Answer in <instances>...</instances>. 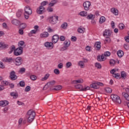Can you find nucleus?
<instances>
[{
  "instance_id": "nucleus-1",
  "label": "nucleus",
  "mask_w": 129,
  "mask_h": 129,
  "mask_svg": "<svg viewBox=\"0 0 129 129\" xmlns=\"http://www.w3.org/2000/svg\"><path fill=\"white\" fill-rule=\"evenodd\" d=\"M35 116L36 113L35 111L32 110H29L26 114V118H27L28 122H32V121L34 120Z\"/></svg>"
},
{
  "instance_id": "nucleus-2",
  "label": "nucleus",
  "mask_w": 129,
  "mask_h": 129,
  "mask_svg": "<svg viewBox=\"0 0 129 129\" xmlns=\"http://www.w3.org/2000/svg\"><path fill=\"white\" fill-rule=\"evenodd\" d=\"M110 56V52L106 51L104 53V54H102L101 56L98 55L97 56L98 61H105L106 60V57H109Z\"/></svg>"
},
{
  "instance_id": "nucleus-3",
  "label": "nucleus",
  "mask_w": 129,
  "mask_h": 129,
  "mask_svg": "<svg viewBox=\"0 0 129 129\" xmlns=\"http://www.w3.org/2000/svg\"><path fill=\"white\" fill-rule=\"evenodd\" d=\"M24 16L25 19L28 20L29 19V17L30 15H32V13L33 12L32 11V9H31V7L27 6L24 8Z\"/></svg>"
},
{
  "instance_id": "nucleus-4",
  "label": "nucleus",
  "mask_w": 129,
  "mask_h": 129,
  "mask_svg": "<svg viewBox=\"0 0 129 129\" xmlns=\"http://www.w3.org/2000/svg\"><path fill=\"white\" fill-rule=\"evenodd\" d=\"M111 98L112 101H113V102H115V103H118L119 104H120V103H121V100L120 99L119 96H118V95L115 94H112L111 95Z\"/></svg>"
},
{
  "instance_id": "nucleus-5",
  "label": "nucleus",
  "mask_w": 129,
  "mask_h": 129,
  "mask_svg": "<svg viewBox=\"0 0 129 129\" xmlns=\"http://www.w3.org/2000/svg\"><path fill=\"white\" fill-rule=\"evenodd\" d=\"M100 86H103V83L99 82H95L90 85L91 88L94 89H98Z\"/></svg>"
},
{
  "instance_id": "nucleus-6",
  "label": "nucleus",
  "mask_w": 129,
  "mask_h": 129,
  "mask_svg": "<svg viewBox=\"0 0 129 129\" xmlns=\"http://www.w3.org/2000/svg\"><path fill=\"white\" fill-rule=\"evenodd\" d=\"M59 17L57 16H51L48 18V21H49V23L52 25H56L57 22H58V19Z\"/></svg>"
},
{
  "instance_id": "nucleus-7",
  "label": "nucleus",
  "mask_w": 129,
  "mask_h": 129,
  "mask_svg": "<svg viewBox=\"0 0 129 129\" xmlns=\"http://www.w3.org/2000/svg\"><path fill=\"white\" fill-rule=\"evenodd\" d=\"M13 62L16 66H20V65H22V64H23V58L21 57H18L14 59V61Z\"/></svg>"
},
{
  "instance_id": "nucleus-8",
  "label": "nucleus",
  "mask_w": 129,
  "mask_h": 129,
  "mask_svg": "<svg viewBox=\"0 0 129 129\" xmlns=\"http://www.w3.org/2000/svg\"><path fill=\"white\" fill-rule=\"evenodd\" d=\"M14 54L15 56H20V55H22V54H23V48L18 47L16 48L14 50Z\"/></svg>"
},
{
  "instance_id": "nucleus-9",
  "label": "nucleus",
  "mask_w": 129,
  "mask_h": 129,
  "mask_svg": "<svg viewBox=\"0 0 129 129\" xmlns=\"http://www.w3.org/2000/svg\"><path fill=\"white\" fill-rule=\"evenodd\" d=\"M90 6H91V3L89 1H86L83 3L84 9L85 11H89Z\"/></svg>"
},
{
  "instance_id": "nucleus-10",
  "label": "nucleus",
  "mask_w": 129,
  "mask_h": 129,
  "mask_svg": "<svg viewBox=\"0 0 129 129\" xmlns=\"http://www.w3.org/2000/svg\"><path fill=\"white\" fill-rule=\"evenodd\" d=\"M36 12L39 15H42V14L45 13V7L40 6L39 8L37 9Z\"/></svg>"
},
{
  "instance_id": "nucleus-11",
  "label": "nucleus",
  "mask_w": 129,
  "mask_h": 129,
  "mask_svg": "<svg viewBox=\"0 0 129 129\" xmlns=\"http://www.w3.org/2000/svg\"><path fill=\"white\" fill-rule=\"evenodd\" d=\"M44 46L47 48V49H53L54 48V44L53 42H46L44 43Z\"/></svg>"
},
{
  "instance_id": "nucleus-12",
  "label": "nucleus",
  "mask_w": 129,
  "mask_h": 129,
  "mask_svg": "<svg viewBox=\"0 0 129 129\" xmlns=\"http://www.w3.org/2000/svg\"><path fill=\"white\" fill-rule=\"evenodd\" d=\"M10 77L11 80H17V79H18V77L16 75V72H15V71L10 72Z\"/></svg>"
},
{
  "instance_id": "nucleus-13",
  "label": "nucleus",
  "mask_w": 129,
  "mask_h": 129,
  "mask_svg": "<svg viewBox=\"0 0 129 129\" xmlns=\"http://www.w3.org/2000/svg\"><path fill=\"white\" fill-rule=\"evenodd\" d=\"M3 62H7L8 63H12V62H14V59L12 57H4L2 59Z\"/></svg>"
},
{
  "instance_id": "nucleus-14",
  "label": "nucleus",
  "mask_w": 129,
  "mask_h": 129,
  "mask_svg": "<svg viewBox=\"0 0 129 129\" xmlns=\"http://www.w3.org/2000/svg\"><path fill=\"white\" fill-rule=\"evenodd\" d=\"M101 42H100V41L96 42L95 44V49L97 51H99V50H100L101 48Z\"/></svg>"
},
{
  "instance_id": "nucleus-15",
  "label": "nucleus",
  "mask_w": 129,
  "mask_h": 129,
  "mask_svg": "<svg viewBox=\"0 0 129 129\" xmlns=\"http://www.w3.org/2000/svg\"><path fill=\"white\" fill-rule=\"evenodd\" d=\"M59 40V35H54L52 36V42L54 44H56L57 42Z\"/></svg>"
},
{
  "instance_id": "nucleus-16",
  "label": "nucleus",
  "mask_w": 129,
  "mask_h": 129,
  "mask_svg": "<svg viewBox=\"0 0 129 129\" xmlns=\"http://www.w3.org/2000/svg\"><path fill=\"white\" fill-rule=\"evenodd\" d=\"M110 12L114 16H118V10L115 8H112L110 9Z\"/></svg>"
},
{
  "instance_id": "nucleus-17",
  "label": "nucleus",
  "mask_w": 129,
  "mask_h": 129,
  "mask_svg": "<svg viewBox=\"0 0 129 129\" xmlns=\"http://www.w3.org/2000/svg\"><path fill=\"white\" fill-rule=\"evenodd\" d=\"M111 35V33H110V30L107 29H105L103 33V36L104 37H106V36L107 37H109Z\"/></svg>"
},
{
  "instance_id": "nucleus-18",
  "label": "nucleus",
  "mask_w": 129,
  "mask_h": 129,
  "mask_svg": "<svg viewBox=\"0 0 129 129\" xmlns=\"http://www.w3.org/2000/svg\"><path fill=\"white\" fill-rule=\"evenodd\" d=\"M63 44L64 46L63 47V49H65V50H66L67 48L70 46V41L66 40Z\"/></svg>"
},
{
  "instance_id": "nucleus-19",
  "label": "nucleus",
  "mask_w": 129,
  "mask_h": 129,
  "mask_svg": "<svg viewBox=\"0 0 129 129\" xmlns=\"http://www.w3.org/2000/svg\"><path fill=\"white\" fill-rule=\"evenodd\" d=\"M7 105H9V101L7 100L1 101H0V106H7Z\"/></svg>"
},
{
  "instance_id": "nucleus-20",
  "label": "nucleus",
  "mask_w": 129,
  "mask_h": 129,
  "mask_svg": "<svg viewBox=\"0 0 129 129\" xmlns=\"http://www.w3.org/2000/svg\"><path fill=\"white\" fill-rule=\"evenodd\" d=\"M40 38H48L49 37V33L47 32H44L40 34Z\"/></svg>"
},
{
  "instance_id": "nucleus-21",
  "label": "nucleus",
  "mask_w": 129,
  "mask_h": 129,
  "mask_svg": "<svg viewBox=\"0 0 129 129\" xmlns=\"http://www.w3.org/2000/svg\"><path fill=\"white\" fill-rule=\"evenodd\" d=\"M18 46L19 48H22L24 49L26 47V44H25V42L24 41H20L18 43Z\"/></svg>"
},
{
  "instance_id": "nucleus-22",
  "label": "nucleus",
  "mask_w": 129,
  "mask_h": 129,
  "mask_svg": "<svg viewBox=\"0 0 129 129\" xmlns=\"http://www.w3.org/2000/svg\"><path fill=\"white\" fill-rule=\"evenodd\" d=\"M117 54L118 56L119 57V58H121L122 57V56H123L124 53L122 50H120L117 51Z\"/></svg>"
},
{
  "instance_id": "nucleus-23",
  "label": "nucleus",
  "mask_w": 129,
  "mask_h": 129,
  "mask_svg": "<svg viewBox=\"0 0 129 129\" xmlns=\"http://www.w3.org/2000/svg\"><path fill=\"white\" fill-rule=\"evenodd\" d=\"M49 77H50V74H46L44 75V77L41 79V81H45L47 80Z\"/></svg>"
},
{
  "instance_id": "nucleus-24",
  "label": "nucleus",
  "mask_w": 129,
  "mask_h": 129,
  "mask_svg": "<svg viewBox=\"0 0 129 129\" xmlns=\"http://www.w3.org/2000/svg\"><path fill=\"white\" fill-rule=\"evenodd\" d=\"M88 20H94L95 19V15L93 14H90L87 16Z\"/></svg>"
},
{
  "instance_id": "nucleus-25",
  "label": "nucleus",
  "mask_w": 129,
  "mask_h": 129,
  "mask_svg": "<svg viewBox=\"0 0 129 129\" xmlns=\"http://www.w3.org/2000/svg\"><path fill=\"white\" fill-rule=\"evenodd\" d=\"M111 42V39L109 37H106L104 41V44H109Z\"/></svg>"
},
{
  "instance_id": "nucleus-26",
  "label": "nucleus",
  "mask_w": 129,
  "mask_h": 129,
  "mask_svg": "<svg viewBox=\"0 0 129 129\" xmlns=\"http://www.w3.org/2000/svg\"><path fill=\"white\" fill-rule=\"evenodd\" d=\"M12 23L13 25H15L16 26H18V25L20 24V21L17 19L12 20Z\"/></svg>"
},
{
  "instance_id": "nucleus-27",
  "label": "nucleus",
  "mask_w": 129,
  "mask_h": 129,
  "mask_svg": "<svg viewBox=\"0 0 129 129\" xmlns=\"http://www.w3.org/2000/svg\"><path fill=\"white\" fill-rule=\"evenodd\" d=\"M83 82H84V81H83V79H79V80L73 81V83H75V84H77L78 83H83Z\"/></svg>"
},
{
  "instance_id": "nucleus-28",
  "label": "nucleus",
  "mask_w": 129,
  "mask_h": 129,
  "mask_svg": "<svg viewBox=\"0 0 129 129\" xmlns=\"http://www.w3.org/2000/svg\"><path fill=\"white\" fill-rule=\"evenodd\" d=\"M83 87V86H82L81 84H77L75 86V88L77 89H79L80 91H82Z\"/></svg>"
},
{
  "instance_id": "nucleus-29",
  "label": "nucleus",
  "mask_w": 129,
  "mask_h": 129,
  "mask_svg": "<svg viewBox=\"0 0 129 129\" xmlns=\"http://www.w3.org/2000/svg\"><path fill=\"white\" fill-rule=\"evenodd\" d=\"M10 95L13 97V98H18V96H19V95L18 94V93L16 92H12L10 94Z\"/></svg>"
},
{
  "instance_id": "nucleus-30",
  "label": "nucleus",
  "mask_w": 129,
  "mask_h": 129,
  "mask_svg": "<svg viewBox=\"0 0 129 129\" xmlns=\"http://www.w3.org/2000/svg\"><path fill=\"white\" fill-rule=\"evenodd\" d=\"M80 16L81 17H87V12L82 11L79 13Z\"/></svg>"
},
{
  "instance_id": "nucleus-31",
  "label": "nucleus",
  "mask_w": 129,
  "mask_h": 129,
  "mask_svg": "<svg viewBox=\"0 0 129 129\" xmlns=\"http://www.w3.org/2000/svg\"><path fill=\"white\" fill-rule=\"evenodd\" d=\"M78 65L80 66L81 68H84V62H83L82 60L79 61Z\"/></svg>"
},
{
  "instance_id": "nucleus-32",
  "label": "nucleus",
  "mask_w": 129,
  "mask_h": 129,
  "mask_svg": "<svg viewBox=\"0 0 129 129\" xmlns=\"http://www.w3.org/2000/svg\"><path fill=\"white\" fill-rule=\"evenodd\" d=\"M55 4H57V1L53 0L49 4V6L50 7H53Z\"/></svg>"
},
{
  "instance_id": "nucleus-33",
  "label": "nucleus",
  "mask_w": 129,
  "mask_h": 129,
  "mask_svg": "<svg viewBox=\"0 0 129 129\" xmlns=\"http://www.w3.org/2000/svg\"><path fill=\"white\" fill-rule=\"evenodd\" d=\"M104 22H105V17L104 16L101 17L99 20V23L103 24Z\"/></svg>"
},
{
  "instance_id": "nucleus-34",
  "label": "nucleus",
  "mask_w": 129,
  "mask_h": 129,
  "mask_svg": "<svg viewBox=\"0 0 129 129\" xmlns=\"http://www.w3.org/2000/svg\"><path fill=\"white\" fill-rule=\"evenodd\" d=\"M105 91L107 93H111V92H112V90L109 87L105 88Z\"/></svg>"
},
{
  "instance_id": "nucleus-35",
  "label": "nucleus",
  "mask_w": 129,
  "mask_h": 129,
  "mask_svg": "<svg viewBox=\"0 0 129 129\" xmlns=\"http://www.w3.org/2000/svg\"><path fill=\"white\" fill-rule=\"evenodd\" d=\"M118 28L119 30H123V29H124V24H123V23H119Z\"/></svg>"
},
{
  "instance_id": "nucleus-36",
  "label": "nucleus",
  "mask_w": 129,
  "mask_h": 129,
  "mask_svg": "<svg viewBox=\"0 0 129 129\" xmlns=\"http://www.w3.org/2000/svg\"><path fill=\"white\" fill-rule=\"evenodd\" d=\"M61 89H62V86L58 85L53 88L52 90H60Z\"/></svg>"
},
{
  "instance_id": "nucleus-37",
  "label": "nucleus",
  "mask_w": 129,
  "mask_h": 129,
  "mask_svg": "<svg viewBox=\"0 0 129 129\" xmlns=\"http://www.w3.org/2000/svg\"><path fill=\"white\" fill-rule=\"evenodd\" d=\"M90 90V87L89 86H87L85 87H82V91H87V90Z\"/></svg>"
},
{
  "instance_id": "nucleus-38",
  "label": "nucleus",
  "mask_w": 129,
  "mask_h": 129,
  "mask_svg": "<svg viewBox=\"0 0 129 129\" xmlns=\"http://www.w3.org/2000/svg\"><path fill=\"white\" fill-rule=\"evenodd\" d=\"M121 77L122 78H124V77H126V73L124 71H122L120 73Z\"/></svg>"
},
{
  "instance_id": "nucleus-39",
  "label": "nucleus",
  "mask_w": 129,
  "mask_h": 129,
  "mask_svg": "<svg viewBox=\"0 0 129 129\" xmlns=\"http://www.w3.org/2000/svg\"><path fill=\"white\" fill-rule=\"evenodd\" d=\"M68 26V24H67V23L64 22V23H63L61 25V27L62 29H67Z\"/></svg>"
},
{
  "instance_id": "nucleus-40",
  "label": "nucleus",
  "mask_w": 129,
  "mask_h": 129,
  "mask_svg": "<svg viewBox=\"0 0 129 129\" xmlns=\"http://www.w3.org/2000/svg\"><path fill=\"white\" fill-rule=\"evenodd\" d=\"M26 83H25V81H21L19 82V85L21 86V87H25Z\"/></svg>"
},
{
  "instance_id": "nucleus-41",
  "label": "nucleus",
  "mask_w": 129,
  "mask_h": 129,
  "mask_svg": "<svg viewBox=\"0 0 129 129\" xmlns=\"http://www.w3.org/2000/svg\"><path fill=\"white\" fill-rule=\"evenodd\" d=\"M95 66L98 69H101V64L98 62H96L95 63Z\"/></svg>"
},
{
  "instance_id": "nucleus-42",
  "label": "nucleus",
  "mask_w": 129,
  "mask_h": 129,
  "mask_svg": "<svg viewBox=\"0 0 129 129\" xmlns=\"http://www.w3.org/2000/svg\"><path fill=\"white\" fill-rule=\"evenodd\" d=\"M71 66H72V63H71V62H68L66 63V68H70V67H71Z\"/></svg>"
},
{
  "instance_id": "nucleus-43",
  "label": "nucleus",
  "mask_w": 129,
  "mask_h": 129,
  "mask_svg": "<svg viewBox=\"0 0 129 129\" xmlns=\"http://www.w3.org/2000/svg\"><path fill=\"white\" fill-rule=\"evenodd\" d=\"M30 79L31 80H32L33 81H35V80H36V79H37V77L35 75L30 76Z\"/></svg>"
},
{
  "instance_id": "nucleus-44",
  "label": "nucleus",
  "mask_w": 129,
  "mask_h": 129,
  "mask_svg": "<svg viewBox=\"0 0 129 129\" xmlns=\"http://www.w3.org/2000/svg\"><path fill=\"white\" fill-rule=\"evenodd\" d=\"M53 72L56 75H59V74H60V71H59L58 69H54Z\"/></svg>"
},
{
  "instance_id": "nucleus-45",
  "label": "nucleus",
  "mask_w": 129,
  "mask_h": 129,
  "mask_svg": "<svg viewBox=\"0 0 129 129\" xmlns=\"http://www.w3.org/2000/svg\"><path fill=\"white\" fill-rule=\"evenodd\" d=\"M120 76V74L119 73H116L113 74V77H115V78H116L117 79L119 78Z\"/></svg>"
},
{
  "instance_id": "nucleus-46",
  "label": "nucleus",
  "mask_w": 129,
  "mask_h": 129,
  "mask_svg": "<svg viewBox=\"0 0 129 129\" xmlns=\"http://www.w3.org/2000/svg\"><path fill=\"white\" fill-rule=\"evenodd\" d=\"M84 30H85V29L84 28H78V33H84Z\"/></svg>"
},
{
  "instance_id": "nucleus-47",
  "label": "nucleus",
  "mask_w": 129,
  "mask_h": 129,
  "mask_svg": "<svg viewBox=\"0 0 129 129\" xmlns=\"http://www.w3.org/2000/svg\"><path fill=\"white\" fill-rule=\"evenodd\" d=\"M30 90H31V87H30V86H27V87H26L25 89V92H29Z\"/></svg>"
},
{
  "instance_id": "nucleus-48",
  "label": "nucleus",
  "mask_w": 129,
  "mask_h": 129,
  "mask_svg": "<svg viewBox=\"0 0 129 129\" xmlns=\"http://www.w3.org/2000/svg\"><path fill=\"white\" fill-rule=\"evenodd\" d=\"M19 72H20L22 74L25 73L26 72V69H25L24 68H21L19 71Z\"/></svg>"
},
{
  "instance_id": "nucleus-49",
  "label": "nucleus",
  "mask_w": 129,
  "mask_h": 129,
  "mask_svg": "<svg viewBox=\"0 0 129 129\" xmlns=\"http://www.w3.org/2000/svg\"><path fill=\"white\" fill-rule=\"evenodd\" d=\"M53 8H52L51 7H48L47 8V11L48 12V13H52V12H53Z\"/></svg>"
},
{
  "instance_id": "nucleus-50",
  "label": "nucleus",
  "mask_w": 129,
  "mask_h": 129,
  "mask_svg": "<svg viewBox=\"0 0 129 129\" xmlns=\"http://www.w3.org/2000/svg\"><path fill=\"white\" fill-rule=\"evenodd\" d=\"M110 64L112 66H113L115 64V60L113 59H110Z\"/></svg>"
},
{
  "instance_id": "nucleus-51",
  "label": "nucleus",
  "mask_w": 129,
  "mask_h": 129,
  "mask_svg": "<svg viewBox=\"0 0 129 129\" xmlns=\"http://www.w3.org/2000/svg\"><path fill=\"white\" fill-rule=\"evenodd\" d=\"M41 5L42 7L43 6H47V5H48V1H43L41 3Z\"/></svg>"
},
{
  "instance_id": "nucleus-52",
  "label": "nucleus",
  "mask_w": 129,
  "mask_h": 129,
  "mask_svg": "<svg viewBox=\"0 0 129 129\" xmlns=\"http://www.w3.org/2000/svg\"><path fill=\"white\" fill-rule=\"evenodd\" d=\"M65 36H60L59 37V40L60 41H61V42H63V41H65Z\"/></svg>"
},
{
  "instance_id": "nucleus-53",
  "label": "nucleus",
  "mask_w": 129,
  "mask_h": 129,
  "mask_svg": "<svg viewBox=\"0 0 129 129\" xmlns=\"http://www.w3.org/2000/svg\"><path fill=\"white\" fill-rule=\"evenodd\" d=\"M2 84H3V85H5V86H7V85H9V83L7 81H3L2 82Z\"/></svg>"
},
{
  "instance_id": "nucleus-54",
  "label": "nucleus",
  "mask_w": 129,
  "mask_h": 129,
  "mask_svg": "<svg viewBox=\"0 0 129 129\" xmlns=\"http://www.w3.org/2000/svg\"><path fill=\"white\" fill-rule=\"evenodd\" d=\"M19 33L20 35H24V30L23 29V28H21L19 29Z\"/></svg>"
},
{
  "instance_id": "nucleus-55",
  "label": "nucleus",
  "mask_w": 129,
  "mask_h": 129,
  "mask_svg": "<svg viewBox=\"0 0 129 129\" xmlns=\"http://www.w3.org/2000/svg\"><path fill=\"white\" fill-rule=\"evenodd\" d=\"M21 27L22 29H26V28H27V24H26L25 23H22L21 25Z\"/></svg>"
},
{
  "instance_id": "nucleus-56",
  "label": "nucleus",
  "mask_w": 129,
  "mask_h": 129,
  "mask_svg": "<svg viewBox=\"0 0 129 129\" xmlns=\"http://www.w3.org/2000/svg\"><path fill=\"white\" fill-rule=\"evenodd\" d=\"M71 40L73 42H76V41L77 40V38H76V36H72L71 38Z\"/></svg>"
},
{
  "instance_id": "nucleus-57",
  "label": "nucleus",
  "mask_w": 129,
  "mask_h": 129,
  "mask_svg": "<svg viewBox=\"0 0 129 129\" xmlns=\"http://www.w3.org/2000/svg\"><path fill=\"white\" fill-rule=\"evenodd\" d=\"M57 67L59 69H62L63 68V63H60L58 64Z\"/></svg>"
},
{
  "instance_id": "nucleus-58",
  "label": "nucleus",
  "mask_w": 129,
  "mask_h": 129,
  "mask_svg": "<svg viewBox=\"0 0 129 129\" xmlns=\"http://www.w3.org/2000/svg\"><path fill=\"white\" fill-rule=\"evenodd\" d=\"M22 15V12H21V11H19L17 14H16V16L18 18H20V17Z\"/></svg>"
},
{
  "instance_id": "nucleus-59",
  "label": "nucleus",
  "mask_w": 129,
  "mask_h": 129,
  "mask_svg": "<svg viewBox=\"0 0 129 129\" xmlns=\"http://www.w3.org/2000/svg\"><path fill=\"white\" fill-rule=\"evenodd\" d=\"M123 47L125 50L129 49V45L127 44H124Z\"/></svg>"
},
{
  "instance_id": "nucleus-60",
  "label": "nucleus",
  "mask_w": 129,
  "mask_h": 129,
  "mask_svg": "<svg viewBox=\"0 0 129 129\" xmlns=\"http://www.w3.org/2000/svg\"><path fill=\"white\" fill-rule=\"evenodd\" d=\"M8 110H9V107L8 106L5 107L4 109V113H7Z\"/></svg>"
},
{
  "instance_id": "nucleus-61",
  "label": "nucleus",
  "mask_w": 129,
  "mask_h": 129,
  "mask_svg": "<svg viewBox=\"0 0 129 129\" xmlns=\"http://www.w3.org/2000/svg\"><path fill=\"white\" fill-rule=\"evenodd\" d=\"M0 68H2V69H4L5 68V65H4V63L2 61H0Z\"/></svg>"
},
{
  "instance_id": "nucleus-62",
  "label": "nucleus",
  "mask_w": 129,
  "mask_h": 129,
  "mask_svg": "<svg viewBox=\"0 0 129 129\" xmlns=\"http://www.w3.org/2000/svg\"><path fill=\"white\" fill-rule=\"evenodd\" d=\"M10 50L14 52L16 50V46L15 45H12L10 48Z\"/></svg>"
},
{
  "instance_id": "nucleus-63",
  "label": "nucleus",
  "mask_w": 129,
  "mask_h": 129,
  "mask_svg": "<svg viewBox=\"0 0 129 129\" xmlns=\"http://www.w3.org/2000/svg\"><path fill=\"white\" fill-rule=\"evenodd\" d=\"M48 33H52V32H53V29H52L50 27H48L47 29Z\"/></svg>"
},
{
  "instance_id": "nucleus-64",
  "label": "nucleus",
  "mask_w": 129,
  "mask_h": 129,
  "mask_svg": "<svg viewBox=\"0 0 129 129\" xmlns=\"http://www.w3.org/2000/svg\"><path fill=\"white\" fill-rule=\"evenodd\" d=\"M124 39H125V41L126 42H127L128 43H129V36H127V37H125L124 38Z\"/></svg>"
}]
</instances>
